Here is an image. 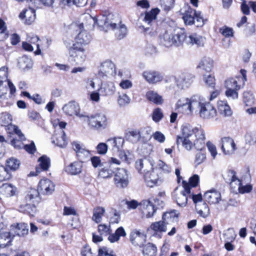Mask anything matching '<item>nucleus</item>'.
<instances>
[{"label": "nucleus", "instance_id": "nucleus-57", "mask_svg": "<svg viewBox=\"0 0 256 256\" xmlns=\"http://www.w3.org/2000/svg\"><path fill=\"white\" fill-rule=\"evenodd\" d=\"M27 39L31 44H36L37 50L34 52V54L36 55L40 54L41 50L40 48V44H36L39 40V38L36 35L31 34L28 36Z\"/></svg>", "mask_w": 256, "mask_h": 256}, {"label": "nucleus", "instance_id": "nucleus-56", "mask_svg": "<svg viewBox=\"0 0 256 256\" xmlns=\"http://www.w3.org/2000/svg\"><path fill=\"white\" fill-rule=\"evenodd\" d=\"M162 44L166 47H170L173 44L175 45L174 36L165 34L163 40H162Z\"/></svg>", "mask_w": 256, "mask_h": 256}, {"label": "nucleus", "instance_id": "nucleus-33", "mask_svg": "<svg viewBox=\"0 0 256 256\" xmlns=\"http://www.w3.org/2000/svg\"><path fill=\"white\" fill-rule=\"evenodd\" d=\"M224 179L228 183L232 184L236 182L238 185H240L241 181L236 177V172L234 170H230L226 172V176H224Z\"/></svg>", "mask_w": 256, "mask_h": 256}, {"label": "nucleus", "instance_id": "nucleus-58", "mask_svg": "<svg viewBox=\"0 0 256 256\" xmlns=\"http://www.w3.org/2000/svg\"><path fill=\"white\" fill-rule=\"evenodd\" d=\"M225 86L226 88H234L240 90V86L238 84V81L234 78H230L225 81Z\"/></svg>", "mask_w": 256, "mask_h": 256}, {"label": "nucleus", "instance_id": "nucleus-3", "mask_svg": "<svg viewBox=\"0 0 256 256\" xmlns=\"http://www.w3.org/2000/svg\"><path fill=\"white\" fill-rule=\"evenodd\" d=\"M114 182L119 188H126L128 184L127 170L124 168H118L114 178Z\"/></svg>", "mask_w": 256, "mask_h": 256}, {"label": "nucleus", "instance_id": "nucleus-1", "mask_svg": "<svg viewBox=\"0 0 256 256\" xmlns=\"http://www.w3.org/2000/svg\"><path fill=\"white\" fill-rule=\"evenodd\" d=\"M89 127L93 130H102L106 129L108 125L106 116L102 114H96L90 116H85Z\"/></svg>", "mask_w": 256, "mask_h": 256}, {"label": "nucleus", "instance_id": "nucleus-9", "mask_svg": "<svg viewBox=\"0 0 256 256\" xmlns=\"http://www.w3.org/2000/svg\"><path fill=\"white\" fill-rule=\"evenodd\" d=\"M221 144L222 150L224 154H232L236 150V144L234 140L229 136L222 138Z\"/></svg>", "mask_w": 256, "mask_h": 256}, {"label": "nucleus", "instance_id": "nucleus-19", "mask_svg": "<svg viewBox=\"0 0 256 256\" xmlns=\"http://www.w3.org/2000/svg\"><path fill=\"white\" fill-rule=\"evenodd\" d=\"M204 38L196 33H192L188 36L186 44L200 47L204 46Z\"/></svg>", "mask_w": 256, "mask_h": 256}, {"label": "nucleus", "instance_id": "nucleus-46", "mask_svg": "<svg viewBox=\"0 0 256 256\" xmlns=\"http://www.w3.org/2000/svg\"><path fill=\"white\" fill-rule=\"evenodd\" d=\"M203 80L208 88H214L216 86V79L212 74H204Z\"/></svg>", "mask_w": 256, "mask_h": 256}, {"label": "nucleus", "instance_id": "nucleus-2", "mask_svg": "<svg viewBox=\"0 0 256 256\" xmlns=\"http://www.w3.org/2000/svg\"><path fill=\"white\" fill-rule=\"evenodd\" d=\"M196 104L199 106L200 115L201 118L208 119L216 116V110L210 102H197Z\"/></svg>", "mask_w": 256, "mask_h": 256}, {"label": "nucleus", "instance_id": "nucleus-4", "mask_svg": "<svg viewBox=\"0 0 256 256\" xmlns=\"http://www.w3.org/2000/svg\"><path fill=\"white\" fill-rule=\"evenodd\" d=\"M174 80L178 87L180 88H188L194 81V76L191 74L182 73L178 78L172 77Z\"/></svg>", "mask_w": 256, "mask_h": 256}, {"label": "nucleus", "instance_id": "nucleus-63", "mask_svg": "<svg viewBox=\"0 0 256 256\" xmlns=\"http://www.w3.org/2000/svg\"><path fill=\"white\" fill-rule=\"evenodd\" d=\"M98 256H116V255L112 250L103 246L98 249Z\"/></svg>", "mask_w": 256, "mask_h": 256}, {"label": "nucleus", "instance_id": "nucleus-35", "mask_svg": "<svg viewBox=\"0 0 256 256\" xmlns=\"http://www.w3.org/2000/svg\"><path fill=\"white\" fill-rule=\"evenodd\" d=\"M196 209L199 215L204 218H206L210 214V209L206 202L196 205Z\"/></svg>", "mask_w": 256, "mask_h": 256}, {"label": "nucleus", "instance_id": "nucleus-50", "mask_svg": "<svg viewBox=\"0 0 256 256\" xmlns=\"http://www.w3.org/2000/svg\"><path fill=\"white\" fill-rule=\"evenodd\" d=\"M8 34L5 22L0 18V41H3L8 38Z\"/></svg>", "mask_w": 256, "mask_h": 256}, {"label": "nucleus", "instance_id": "nucleus-30", "mask_svg": "<svg viewBox=\"0 0 256 256\" xmlns=\"http://www.w3.org/2000/svg\"><path fill=\"white\" fill-rule=\"evenodd\" d=\"M213 67V61L210 58H203L200 62L198 68L206 72H210Z\"/></svg>", "mask_w": 256, "mask_h": 256}, {"label": "nucleus", "instance_id": "nucleus-25", "mask_svg": "<svg viewBox=\"0 0 256 256\" xmlns=\"http://www.w3.org/2000/svg\"><path fill=\"white\" fill-rule=\"evenodd\" d=\"M162 178L164 174H168L171 172L170 166L164 161L160 160L158 162L155 168H154Z\"/></svg>", "mask_w": 256, "mask_h": 256}, {"label": "nucleus", "instance_id": "nucleus-8", "mask_svg": "<svg viewBox=\"0 0 256 256\" xmlns=\"http://www.w3.org/2000/svg\"><path fill=\"white\" fill-rule=\"evenodd\" d=\"M140 209L146 218L153 216L156 210L154 204L148 200H142L140 202Z\"/></svg>", "mask_w": 256, "mask_h": 256}, {"label": "nucleus", "instance_id": "nucleus-11", "mask_svg": "<svg viewBox=\"0 0 256 256\" xmlns=\"http://www.w3.org/2000/svg\"><path fill=\"white\" fill-rule=\"evenodd\" d=\"M55 185L48 178L41 180L38 185V190L42 194H51L54 190Z\"/></svg>", "mask_w": 256, "mask_h": 256}, {"label": "nucleus", "instance_id": "nucleus-6", "mask_svg": "<svg viewBox=\"0 0 256 256\" xmlns=\"http://www.w3.org/2000/svg\"><path fill=\"white\" fill-rule=\"evenodd\" d=\"M72 145L79 162L82 163L89 158L90 151L86 149L83 144L78 142H73Z\"/></svg>", "mask_w": 256, "mask_h": 256}, {"label": "nucleus", "instance_id": "nucleus-24", "mask_svg": "<svg viewBox=\"0 0 256 256\" xmlns=\"http://www.w3.org/2000/svg\"><path fill=\"white\" fill-rule=\"evenodd\" d=\"M19 17L21 19L24 18L26 24H30L36 18L35 10L32 8L24 10L20 13Z\"/></svg>", "mask_w": 256, "mask_h": 256}, {"label": "nucleus", "instance_id": "nucleus-12", "mask_svg": "<svg viewBox=\"0 0 256 256\" xmlns=\"http://www.w3.org/2000/svg\"><path fill=\"white\" fill-rule=\"evenodd\" d=\"M201 128H192L190 124H186L182 125V136H177L176 144L178 145L180 144V140L182 138H189L193 134L196 135V132Z\"/></svg>", "mask_w": 256, "mask_h": 256}, {"label": "nucleus", "instance_id": "nucleus-26", "mask_svg": "<svg viewBox=\"0 0 256 256\" xmlns=\"http://www.w3.org/2000/svg\"><path fill=\"white\" fill-rule=\"evenodd\" d=\"M92 40V36L86 30H82L76 38V42L81 45L88 44Z\"/></svg>", "mask_w": 256, "mask_h": 256}, {"label": "nucleus", "instance_id": "nucleus-51", "mask_svg": "<svg viewBox=\"0 0 256 256\" xmlns=\"http://www.w3.org/2000/svg\"><path fill=\"white\" fill-rule=\"evenodd\" d=\"M12 116L6 112L2 113L0 115V126H6L12 122Z\"/></svg>", "mask_w": 256, "mask_h": 256}, {"label": "nucleus", "instance_id": "nucleus-10", "mask_svg": "<svg viewBox=\"0 0 256 256\" xmlns=\"http://www.w3.org/2000/svg\"><path fill=\"white\" fill-rule=\"evenodd\" d=\"M182 185L184 190L177 194L176 201L178 206H184L187 204L188 195L190 194L191 188L188 182L185 180L182 181Z\"/></svg>", "mask_w": 256, "mask_h": 256}, {"label": "nucleus", "instance_id": "nucleus-13", "mask_svg": "<svg viewBox=\"0 0 256 256\" xmlns=\"http://www.w3.org/2000/svg\"><path fill=\"white\" fill-rule=\"evenodd\" d=\"M38 166L36 167V172H30L31 176H37L42 171H46L50 166V160L46 155H43L38 159Z\"/></svg>", "mask_w": 256, "mask_h": 256}, {"label": "nucleus", "instance_id": "nucleus-22", "mask_svg": "<svg viewBox=\"0 0 256 256\" xmlns=\"http://www.w3.org/2000/svg\"><path fill=\"white\" fill-rule=\"evenodd\" d=\"M196 140L194 142V146L198 150H202L205 146V136L204 130L201 129L197 130L195 136Z\"/></svg>", "mask_w": 256, "mask_h": 256}, {"label": "nucleus", "instance_id": "nucleus-21", "mask_svg": "<svg viewBox=\"0 0 256 256\" xmlns=\"http://www.w3.org/2000/svg\"><path fill=\"white\" fill-rule=\"evenodd\" d=\"M17 188L10 184H3L0 186V194L6 196L10 197L16 194Z\"/></svg>", "mask_w": 256, "mask_h": 256}, {"label": "nucleus", "instance_id": "nucleus-49", "mask_svg": "<svg viewBox=\"0 0 256 256\" xmlns=\"http://www.w3.org/2000/svg\"><path fill=\"white\" fill-rule=\"evenodd\" d=\"M98 24L103 25L104 27L111 30H114L117 28V24L115 22H110L107 16H103V19L99 20Z\"/></svg>", "mask_w": 256, "mask_h": 256}, {"label": "nucleus", "instance_id": "nucleus-48", "mask_svg": "<svg viewBox=\"0 0 256 256\" xmlns=\"http://www.w3.org/2000/svg\"><path fill=\"white\" fill-rule=\"evenodd\" d=\"M18 64L20 68L24 70L29 69L32 66V62L31 59L24 56L18 62Z\"/></svg>", "mask_w": 256, "mask_h": 256}, {"label": "nucleus", "instance_id": "nucleus-43", "mask_svg": "<svg viewBox=\"0 0 256 256\" xmlns=\"http://www.w3.org/2000/svg\"><path fill=\"white\" fill-rule=\"evenodd\" d=\"M96 22V20L94 18L90 15L88 14L85 16V21L82 22L80 26L82 28L86 27L89 30L92 28Z\"/></svg>", "mask_w": 256, "mask_h": 256}, {"label": "nucleus", "instance_id": "nucleus-17", "mask_svg": "<svg viewBox=\"0 0 256 256\" xmlns=\"http://www.w3.org/2000/svg\"><path fill=\"white\" fill-rule=\"evenodd\" d=\"M197 104V100L196 96H192L190 99L188 98H182L180 99L176 103V107L185 108L188 109L190 112L192 111L193 106Z\"/></svg>", "mask_w": 256, "mask_h": 256}, {"label": "nucleus", "instance_id": "nucleus-7", "mask_svg": "<svg viewBox=\"0 0 256 256\" xmlns=\"http://www.w3.org/2000/svg\"><path fill=\"white\" fill-rule=\"evenodd\" d=\"M115 72V66L113 62L110 60H106L102 63L98 68V74L100 78H104L110 75L113 76Z\"/></svg>", "mask_w": 256, "mask_h": 256}, {"label": "nucleus", "instance_id": "nucleus-16", "mask_svg": "<svg viewBox=\"0 0 256 256\" xmlns=\"http://www.w3.org/2000/svg\"><path fill=\"white\" fill-rule=\"evenodd\" d=\"M144 79L150 84H156L160 82L163 78L162 76L158 72L154 70H146L142 73Z\"/></svg>", "mask_w": 256, "mask_h": 256}, {"label": "nucleus", "instance_id": "nucleus-29", "mask_svg": "<svg viewBox=\"0 0 256 256\" xmlns=\"http://www.w3.org/2000/svg\"><path fill=\"white\" fill-rule=\"evenodd\" d=\"M105 212L106 210L104 207L98 206L94 208L93 210L92 220L96 224L100 223Z\"/></svg>", "mask_w": 256, "mask_h": 256}, {"label": "nucleus", "instance_id": "nucleus-31", "mask_svg": "<svg viewBox=\"0 0 256 256\" xmlns=\"http://www.w3.org/2000/svg\"><path fill=\"white\" fill-rule=\"evenodd\" d=\"M40 194L38 190L30 188L25 196L26 200L32 203L38 202L40 200Z\"/></svg>", "mask_w": 256, "mask_h": 256}, {"label": "nucleus", "instance_id": "nucleus-62", "mask_svg": "<svg viewBox=\"0 0 256 256\" xmlns=\"http://www.w3.org/2000/svg\"><path fill=\"white\" fill-rule=\"evenodd\" d=\"M144 236L140 232L136 230L131 232L130 236V242L133 244L138 245L137 241Z\"/></svg>", "mask_w": 256, "mask_h": 256}, {"label": "nucleus", "instance_id": "nucleus-23", "mask_svg": "<svg viewBox=\"0 0 256 256\" xmlns=\"http://www.w3.org/2000/svg\"><path fill=\"white\" fill-rule=\"evenodd\" d=\"M116 90L114 84L112 82L102 84L98 91L100 95L103 96H110L114 94Z\"/></svg>", "mask_w": 256, "mask_h": 256}, {"label": "nucleus", "instance_id": "nucleus-59", "mask_svg": "<svg viewBox=\"0 0 256 256\" xmlns=\"http://www.w3.org/2000/svg\"><path fill=\"white\" fill-rule=\"evenodd\" d=\"M10 178L11 174L8 172V168L0 165V182L8 180Z\"/></svg>", "mask_w": 256, "mask_h": 256}, {"label": "nucleus", "instance_id": "nucleus-15", "mask_svg": "<svg viewBox=\"0 0 256 256\" xmlns=\"http://www.w3.org/2000/svg\"><path fill=\"white\" fill-rule=\"evenodd\" d=\"M168 224V222L163 220L152 222L150 226V228L154 232L153 236L159 238H161L162 233L166 231Z\"/></svg>", "mask_w": 256, "mask_h": 256}, {"label": "nucleus", "instance_id": "nucleus-53", "mask_svg": "<svg viewBox=\"0 0 256 256\" xmlns=\"http://www.w3.org/2000/svg\"><path fill=\"white\" fill-rule=\"evenodd\" d=\"M76 54L75 61L76 64H80L82 63L86 59V56L84 52V49L82 48H79L78 50H76L74 52Z\"/></svg>", "mask_w": 256, "mask_h": 256}, {"label": "nucleus", "instance_id": "nucleus-60", "mask_svg": "<svg viewBox=\"0 0 256 256\" xmlns=\"http://www.w3.org/2000/svg\"><path fill=\"white\" fill-rule=\"evenodd\" d=\"M130 99L126 94H119L118 102L120 106H124L130 102Z\"/></svg>", "mask_w": 256, "mask_h": 256}, {"label": "nucleus", "instance_id": "nucleus-40", "mask_svg": "<svg viewBox=\"0 0 256 256\" xmlns=\"http://www.w3.org/2000/svg\"><path fill=\"white\" fill-rule=\"evenodd\" d=\"M146 98L150 101L156 104H160L162 102V98L161 96L153 91H149L146 94Z\"/></svg>", "mask_w": 256, "mask_h": 256}, {"label": "nucleus", "instance_id": "nucleus-61", "mask_svg": "<svg viewBox=\"0 0 256 256\" xmlns=\"http://www.w3.org/2000/svg\"><path fill=\"white\" fill-rule=\"evenodd\" d=\"M220 32L226 38L232 37L234 36V30L231 28L226 26L220 28Z\"/></svg>", "mask_w": 256, "mask_h": 256}, {"label": "nucleus", "instance_id": "nucleus-27", "mask_svg": "<svg viewBox=\"0 0 256 256\" xmlns=\"http://www.w3.org/2000/svg\"><path fill=\"white\" fill-rule=\"evenodd\" d=\"M218 109L219 113L224 116H230L232 115V110L226 101H218Z\"/></svg>", "mask_w": 256, "mask_h": 256}, {"label": "nucleus", "instance_id": "nucleus-45", "mask_svg": "<svg viewBox=\"0 0 256 256\" xmlns=\"http://www.w3.org/2000/svg\"><path fill=\"white\" fill-rule=\"evenodd\" d=\"M10 242L9 232L3 231L0 233V248L6 246Z\"/></svg>", "mask_w": 256, "mask_h": 256}, {"label": "nucleus", "instance_id": "nucleus-55", "mask_svg": "<svg viewBox=\"0 0 256 256\" xmlns=\"http://www.w3.org/2000/svg\"><path fill=\"white\" fill-rule=\"evenodd\" d=\"M160 2L162 10L166 12L172 10L174 4V0H160Z\"/></svg>", "mask_w": 256, "mask_h": 256}, {"label": "nucleus", "instance_id": "nucleus-32", "mask_svg": "<svg viewBox=\"0 0 256 256\" xmlns=\"http://www.w3.org/2000/svg\"><path fill=\"white\" fill-rule=\"evenodd\" d=\"M160 10L158 8H152L148 12H146L144 21L148 24H150L156 18V16Z\"/></svg>", "mask_w": 256, "mask_h": 256}, {"label": "nucleus", "instance_id": "nucleus-52", "mask_svg": "<svg viewBox=\"0 0 256 256\" xmlns=\"http://www.w3.org/2000/svg\"><path fill=\"white\" fill-rule=\"evenodd\" d=\"M20 165V161L14 158H10L6 160V166L10 170H16L19 168Z\"/></svg>", "mask_w": 256, "mask_h": 256}, {"label": "nucleus", "instance_id": "nucleus-54", "mask_svg": "<svg viewBox=\"0 0 256 256\" xmlns=\"http://www.w3.org/2000/svg\"><path fill=\"white\" fill-rule=\"evenodd\" d=\"M144 128H141L138 130H134L128 131L126 132V138L128 140L130 139V137H134L136 139V141H138L140 140L142 137V132Z\"/></svg>", "mask_w": 256, "mask_h": 256}, {"label": "nucleus", "instance_id": "nucleus-41", "mask_svg": "<svg viewBox=\"0 0 256 256\" xmlns=\"http://www.w3.org/2000/svg\"><path fill=\"white\" fill-rule=\"evenodd\" d=\"M188 36L184 32H178L174 36V41L176 46H179L184 42L186 44Z\"/></svg>", "mask_w": 256, "mask_h": 256}, {"label": "nucleus", "instance_id": "nucleus-14", "mask_svg": "<svg viewBox=\"0 0 256 256\" xmlns=\"http://www.w3.org/2000/svg\"><path fill=\"white\" fill-rule=\"evenodd\" d=\"M182 19L186 25L192 26L194 24L195 14L196 11L192 8L188 4L185 5L183 8Z\"/></svg>", "mask_w": 256, "mask_h": 256}, {"label": "nucleus", "instance_id": "nucleus-47", "mask_svg": "<svg viewBox=\"0 0 256 256\" xmlns=\"http://www.w3.org/2000/svg\"><path fill=\"white\" fill-rule=\"evenodd\" d=\"M108 142H110L114 150V149L118 150L122 146L124 143V140L122 138H118L109 139Z\"/></svg>", "mask_w": 256, "mask_h": 256}, {"label": "nucleus", "instance_id": "nucleus-18", "mask_svg": "<svg viewBox=\"0 0 256 256\" xmlns=\"http://www.w3.org/2000/svg\"><path fill=\"white\" fill-rule=\"evenodd\" d=\"M62 110L68 116L76 115L80 118L85 116L80 114L79 106L74 102H69L65 104L62 108Z\"/></svg>", "mask_w": 256, "mask_h": 256}, {"label": "nucleus", "instance_id": "nucleus-38", "mask_svg": "<svg viewBox=\"0 0 256 256\" xmlns=\"http://www.w3.org/2000/svg\"><path fill=\"white\" fill-rule=\"evenodd\" d=\"M52 142L60 148H64L67 145L66 136L64 130L62 131V134L60 136H54L53 137Z\"/></svg>", "mask_w": 256, "mask_h": 256}, {"label": "nucleus", "instance_id": "nucleus-20", "mask_svg": "<svg viewBox=\"0 0 256 256\" xmlns=\"http://www.w3.org/2000/svg\"><path fill=\"white\" fill-rule=\"evenodd\" d=\"M220 193L215 190L207 191L204 194V198L210 204H218L220 200Z\"/></svg>", "mask_w": 256, "mask_h": 256}, {"label": "nucleus", "instance_id": "nucleus-64", "mask_svg": "<svg viewBox=\"0 0 256 256\" xmlns=\"http://www.w3.org/2000/svg\"><path fill=\"white\" fill-rule=\"evenodd\" d=\"M110 231V226L106 224H100L98 226V232L100 236H108Z\"/></svg>", "mask_w": 256, "mask_h": 256}, {"label": "nucleus", "instance_id": "nucleus-44", "mask_svg": "<svg viewBox=\"0 0 256 256\" xmlns=\"http://www.w3.org/2000/svg\"><path fill=\"white\" fill-rule=\"evenodd\" d=\"M22 94L30 100H33L36 104H40L44 102L41 96L38 94H34L32 96L28 92L24 91L22 92Z\"/></svg>", "mask_w": 256, "mask_h": 256}, {"label": "nucleus", "instance_id": "nucleus-37", "mask_svg": "<svg viewBox=\"0 0 256 256\" xmlns=\"http://www.w3.org/2000/svg\"><path fill=\"white\" fill-rule=\"evenodd\" d=\"M126 236V232L124 228L120 226L118 228L114 234H110L108 240L111 242H114L119 240L120 236Z\"/></svg>", "mask_w": 256, "mask_h": 256}, {"label": "nucleus", "instance_id": "nucleus-39", "mask_svg": "<svg viewBox=\"0 0 256 256\" xmlns=\"http://www.w3.org/2000/svg\"><path fill=\"white\" fill-rule=\"evenodd\" d=\"M178 217V213L176 210H172L169 212L164 213L162 216V220L168 224L169 222H176Z\"/></svg>", "mask_w": 256, "mask_h": 256}, {"label": "nucleus", "instance_id": "nucleus-42", "mask_svg": "<svg viewBox=\"0 0 256 256\" xmlns=\"http://www.w3.org/2000/svg\"><path fill=\"white\" fill-rule=\"evenodd\" d=\"M28 232V226L24 223L18 224L15 230V234L20 236L27 234Z\"/></svg>", "mask_w": 256, "mask_h": 256}, {"label": "nucleus", "instance_id": "nucleus-5", "mask_svg": "<svg viewBox=\"0 0 256 256\" xmlns=\"http://www.w3.org/2000/svg\"><path fill=\"white\" fill-rule=\"evenodd\" d=\"M144 177L146 186L150 188L158 185L162 182V178L154 168L145 172Z\"/></svg>", "mask_w": 256, "mask_h": 256}, {"label": "nucleus", "instance_id": "nucleus-36", "mask_svg": "<svg viewBox=\"0 0 256 256\" xmlns=\"http://www.w3.org/2000/svg\"><path fill=\"white\" fill-rule=\"evenodd\" d=\"M36 210L34 203L32 204H22L20 206V211L24 214H28L30 216H33Z\"/></svg>", "mask_w": 256, "mask_h": 256}, {"label": "nucleus", "instance_id": "nucleus-34", "mask_svg": "<svg viewBox=\"0 0 256 256\" xmlns=\"http://www.w3.org/2000/svg\"><path fill=\"white\" fill-rule=\"evenodd\" d=\"M156 246L152 243L146 244L142 250L144 256H156Z\"/></svg>", "mask_w": 256, "mask_h": 256}, {"label": "nucleus", "instance_id": "nucleus-28", "mask_svg": "<svg viewBox=\"0 0 256 256\" xmlns=\"http://www.w3.org/2000/svg\"><path fill=\"white\" fill-rule=\"evenodd\" d=\"M82 163L79 162H74L66 166L65 170L72 175H76L82 172Z\"/></svg>", "mask_w": 256, "mask_h": 256}]
</instances>
